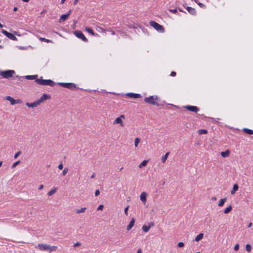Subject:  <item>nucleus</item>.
I'll list each match as a JSON object with an SVG mask.
<instances>
[{"label":"nucleus","mask_w":253,"mask_h":253,"mask_svg":"<svg viewBox=\"0 0 253 253\" xmlns=\"http://www.w3.org/2000/svg\"><path fill=\"white\" fill-rule=\"evenodd\" d=\"M56 191H57V188H54L47 193V195L48 196H51L53 194H54Z\"/></svg>","instance_id":"25"},{"label":"nucleus","mask_w":253,"mask_h":253,"mask_svg":"<svg viewBox=\"0 0 253 253\" xmlns=\"http://www.w3.org/2000/svg\"><path fill=\"white\" fill-rule=\"evenodd\" d=\"M140 140L138 137L135 139L134 145L135 147H137L138 144L140 142Z\"/></svg>","instance_id":"37"},{"label":"nucleus","mask_w":253,"mask_h":253,"mask_svg":"<svg viewBox=\"0 0 253 253\" xmlns=\"http://www.w3.org/2000/svg\"><path fill=\"white\" fill-rule=\"evenodd\" d=\"M150 226L146 225H144L142 226V230L144 232H148L150 229Z\"/></svg>","instance_id":"29"},{"label":"nucleus","mask_w":253,"mask_h":253,"mask_svg":"<svg viewBox=\"0 0 253 253\" xmlns=\"http://www.w3.org/2000/svg\"><path fill=\"white\" fill-rule=\"evenodd\" d=\"M184 246V244L183 242H179L177 244V246L179 248L183 247Z\"/></svg>","instance_id":"40"},{"label":"nucleus","mask_w":253,"mask_h":253,"mask_svg":"<svg viewBox=\"0 0 253 253\" xmlns=\"http://www.w3.org/2000/svg\"><path fill=\"white\" fill-rule=\"evenodd\" d=\"M239 249V245L238 244H237L234 248V249L235 251H237Z\"/></svg>","instance_id":"41"},{"label":"nucleus","mask_w":253,"mask_h":253,"mask_svg":"<svg viewBox=\"0 0 253 253\" xmlns=\"http://www.w3.org/2000/svg\"><path fill=\"white\" fill-rule=\"evenodd\" d=\"M3 27V25H2L1 23H0V28H2Z\"/></svg>","instance_id":"63"},{"label":"nucleus","mask_w":253,"mask_h":253,"mask_svg":"<svg viewBox=\"0 0 253 253\" xmlns=\"http://www.w3.org/2000/svg\"><path fill=\"white\" fill-rule=\"evenodd\" d=\"M185 109L191 112L197 113L199 111V108L195 106L187 105L184 107Z\"/></svg>","instance_id":"9"},{"label":"nucleus","mask_w":253,"mask_h":253,"mask_svg":"<svg viewBox=\"0 0 253 253\" xmlns=\"http://www.w3.org/2000/svg\"><path fill=\"white\" fill-rule=\"evenodd\" d=\"M2 164V162L0 161V167L1 166Z\"/></svg>","instance_id":"64"},{"label":"nucleus","mask_w":253,"mask_h":253,"mask_svg":"<svg viewBox=\"0 0 253 253\" xmlns=\"http://www.w3.org/2000/svg\"><path fill=\"white\" fill-rule=\"evenodd\" d=\"M126 95L128 96V97H129L130 98H138L141 97V94H138V93H132V92L127 93Z\"/></svg>","instance_id":"13"},{"label":"nucleus","mask_w":253,"mask_h":253,"mask_svg":"<svg viewBox=\"0 0 253 253\" xmlns=\"http://www.w3.org/2000/svg\"><path fill=\"white\" fill-rule=\"evenodd\" d=\"M39 40L42 41V42H45L47 43H49V42H52V41L51 40H49L48 39H46L44 38H40Z\"/></svg>","instance_id":"34"},{"label":"nucleus","mask_w":253,"mask_h":253,"mask_svg":"<svg viewBox=\"0 0 253 253\" xmlns=\"http://www.w3.org/2000/svg\"><path fill=\"white\" fill-rule=\"evenodd\" d=\"M68 170H69V169H68V168H64V169H63V170L62 171V175L63 176H65L67 174V173L68 172Z\"/></svg>","instance_id":"38"},{"label":"nucleus","mask_w":253,"mask_h":253,"mask_svg":"<svg viewBox=\"0 0 253 253\" xmlns=\"http://www.w3.org/2000/svg\"><path fill=\"white\" fill-rule=\"evenodd\" d=\"M81 245V244L80 242H77L74 245V247H77Z\"/></svg>","instance_id":"51"},{"label":"nucleus","mask_w":253,"mask_h":253,"mask_svg":"<svg viewBox=\"0 0 253 253\" xmlns=\"http://www.w3.org/2000/svg\"><path fill=\"white\" fill-rule=\"evenodd\" d=\"M147 195V194L146 193L142 192L140 196V200L144 203H145L146 201Z\"/></svg>","instance_id":"17"},{"label":"nucleus","mask_w":253,"mask_h":253,"mask_svg":"<svg viewBox=\"0 0 253 253\" xmlns=\"http://www.w3.org/2000/svg\"><path fill=\"white\" fill-rule=\"evenodd\" d=\"M128 208H129V206H127L125 208V213L126 215H127V214H128L127 211H128Z\"/></svg>","instance_id":"44"},{"label":"nucleus","mask_w":253,"mask_h":253,"mask_svg":"<svg viewBox=\"0 0 253 253\" xmlns=\"http://www.w3.org/2000/svg\"><path fill=\"white\" fill-rule=\"evenodd\" d=\"M85 30L88 32L89 34H90L92 36H94L95 35V33L93 31V30L90 28H88V27H86L85 28Z\"/></svg>","instance_id":"27"},{"label":"nucleus","mask_w":253,"mask_h":253,"mask_svg":"<svg viewBox=\"0 0 253 253\" xmlns=\"http://www.w3.org/2000/svg\"><path fill=\"white\" fill-rule=\"evenodd\" d=\"M17 10H18V8H17V7H14V8H13V10H14V11H17Z\"/></svg>","instance_id":"59"},{"label":"nucleus","mask_w":253,"mask_h":253,"mask_svg":"<svg viewBox=\"0 0 253 253\" xmlns=\"http://www.w3.org/2000/svg\"><path fill=\"white\" fill-rule=\"evenodd\" d=\"M229 155L230 151L228 150H226V151L221 152V155L223 158L227 157L229 156Z\"/></svg>","instance_id":"19"},{"label":"nucleus","mask_w":253,"mask_h":253,"mask_svg":"<svg viewBox=\"0 0 253 253\" xmlns=\"http://www.w3.org/2000/svg\"><path fill=\"white\" fill-rule=\"evenodd\" d=\"M65 0H61V2H60V3H61V4H63V3H64Z\"/></svg>","instance_id":"60"},{"label":"nucleus","mask_w":253,"mask_h":253,"mask_svg":"<svg viewBox=\"0 0 253 253\" xmlns=\"http://www.w3.org/2000/svg\"><path fill=\"white\" fill-rule=\"evenodd\" d=\"M232 207L231 205H230L225 209L224 212L225 213H228L231 211L232 210Z\"/></svg>","instance_id":"31"},{"label":"nucleus","mask_w":253,"mask_h":253,"mask_svg":"<svg viewBox=\"0 0 253 253\" xmlns=\"http://www.w3.org/2000/svg\"><path fill=\"white\" fill-rule=\"evenodd\" d=\"M103 207L104 206L103 205H100L97 208V210H102Z\"/></svg>","instance_id":"46"},{"label":"nucleus","mask_w":253,"mask_h":253,"mask_svg":"<svg viewBox=\"0 0 253 253\" xmlns=\"http://www.w3.org/2000/svg\"><path fill=\"white\" fill-rule=\"evenodd\" d=\"M208 133V131L206 129H201L198 130V133L200 135H202L204 134H207Z\"/></svg>","instance_id":"30"},{"label":"nucleus","mask_w":253,"mask_h":253,"mask_svg":"<svg viewBox=\"0 0 253 253\" xmlns=\"http://www.w3.org/2000/svg\"><path fill=\"white\" fill-rule=\"evenodd\" d=\"M252 223H250L249 225H248V227H251V226H252Z\"/></svg>","instance_id":"62"},{"label":"nucleus","mask_w":253,"mask_h":253,"mask_svg":"<svg viewBox=\"0 0 253 253\" xmlns=\"http://www.w3.org/2000/svg\"><path fill=\"white\" fill-rule=\"evenodd\" d=\"M22 0L25 2H28L29 1V0Z\"/></svg>","instance_id":"61"},{"label":"nucleus","mask_w":253,"mask_h":253,"mask_svg":"<svg viewBox=\"0 0 253 253\" xmlns=\"http://www.w3.org/2000/svg\"><path fill=\"white\" fill-rule=\"evenodd\" d=\"M71 12H72V10L70 9L67 13L65 14H62L60 16V18L59 19V22H60L61 21H65L68 18L69 16L70 15V14H71Z\"/></svg>","instance_id":"11"},{"label":"nucleus","mask_w":253,"mask_h":253,"mask_svg":"<svg viewBox=\"0 0 253 253\" xmlns=\"http://www.w3.org/2000/svg\"><path fill=\"white\" fill-rule=\"evenodd\" d=\"M74 34L78 37L79 39H81L82 41L84 42H87L88 40L86 38L83 33L79 30L75 31L74 32Z\"/></svg>","instance_id":"6"},{"label":"nucleus","mask_w":253,"mask_h":253,"mask_svg":"<svg viewBox=\"0 0 253 253\" xmlns=\"http://www.w3.org/2000/svg\"><path fill=\"white\" fill-rule=\"evenodd\" d=\"M176 75V72H175L174 71L171 72V73H170V76H172V77L175 76Z\"/></svg>","instance_id":"50"},{"label":"nucleus","mask_w":253,"mask_h":253,"mask_svg":"<svg viewBox=\"0 0 253 253\" xmlns=\"http://www.w3.org/2000/svg\"><path fill=\"white\" fill-rule=\"evenodd\" d=\"M148 162V160L143 161L139 165V168H142L143 167L146 166Z\"/></svg>","instance_id":"26"},{"label":"nucleus","mask_w":253,"mask_h":253,"mask_svg":"<svg viewBox=\"0 0 253 253\" xmlns=\"http://www.w3.org/2000/svg\"><path fill=\"white\" fill-rule=\"evenodd\" d=\"M149 23L150 25L153 27L157 31L161 33L164 32L165 28L162 25L154 21H151Z\"/></svg>","instance_id":"3"},{"label":"nucleus","mask_w":253,"mask_h":253,"mask_svg":"<svg viewBox=\"0 0 253 253\" xmlns=\"http://www.w3.org/2000/svg\"><path fill=\"white\" fill-rule=\"evenodd\" d=\"M35 82L40 85H49L50 86H53L55 84V83L51 80L42 79V77H41L40 79H36Z\"/></svg>","instance_id":"2"},{"label":"nucleus","mask_w":253,"mask_h":253,"mask_svg":"<svg viewBox=\"0 0 253 253\" xmlns=\"http://www.w3.org/2000/svg\"><path fill=\"white\" fill-rule=\"evenodd\" d=\"M1 33L6 36L7 38H8L9 39L12 40L13 41H17V38L12 34L7 32L6 30H2Z\"/></svg>","instance_id":"7"},{"label":"nucleus","mask_w":253,"mask_h":253,"mask_svg":"<svg viewBox=\"0 0 253 253\" xmlns=\"http://www.w3.org/2000/svg\"><path fill=\"white\" fill-rule=\"evenodd\" d=\"M38 77V75H27L25 77V79L27 80H34L36 79V78Z\"/></svg>","instance_id":"23"},{"label":"nucleus","mask_w":253,"mask_h":253,"mask_svg":"<svg viewBox=\"0 0 253 253\" xmlns=\"http://www.w3.org/2000/svg\"><path fill=\"white\" fill-rule=\"evenodd\" d=\"M186 9H187V10L188 11V12L192 14V15H195L196 14V10L195 9V8L192 7H190V6H187Z\"/></svg>","instance_id":"15"},{"label":"nucleus","mask_w":253,"mask_h":253,"mask_svg":"<svg viewBox=\"0 0 253 253\" xmlns=\"http://www.w3.org/2000/svg\"><path fill=\"white\" fill-rule=\"evenodd\" d=\"M14 74L15 71L13 70L0 71V76L5 79H8L10 77H12Z\"/></svg>","instance_id":"5"},{"label":"nucleus","mask_w":253,"mask_h":253,"mask_svg":"<svg viewBox=\"0 0 253 253\" xmlns=\"http://www.w3.org/2000/svg\"><path fill=\"white\" fill-rule=\"evenodd\" d=\"M21 154V152L20 151H18V152H17L15 155H14V158L15 159H16L17 158L18 156H19Z\"/></svg>","instance_id":"42"},{"label":"nucleus","mask_w":253,"mask_h":253,"mask_svg":"<svg viewBox=\"0 0 253 253\" xmlns=\"http://www.w3.org/2000/svg\"><path fill=\"white\" fill-rule=\"evenodd\" d=\"M19 48L21 50H26L27 49V47H24V46H19Z\"/></svg>","instance_id":"52"},{"label":"nucleus","mask_w":253,"mask_h":253,"mask_svg":"<svg viewBox=\"0 0 253 253\" xmlns=\"http://www.w3.org/2000/svg\"><path fill=\"white\" fill-rule=\"evenodd\" d=\"M119 118H121V119H122V118L125 119V116L124 115H121L120 116V117H119Z\"/></svg>","instance_id":"55"},{"label":"nucleus","mask_w":253,"mask_h":253,"mask_svg":"<svg viewBox=\"0 0 253 253\" xmlns=\"http://www.w3.org/2000/svg\"><path fill=\"white\" fill-rule=\"evenodd\" d=\"M79 0H74V1L73 4H74V5H76V4L78 3V2L79 1Z\"/></svg>","instance_id":"54"},{"label":"nucleus","mask_w":253,"mask_h":253,"mask_svg":"<svg viewBox=\"0 0 253 253\" xmlns=\"http://www.w3.org/2000/svg\"><path fill=\"white\" fill-rule=\"evenodd\" d=\"M169 154V152H167V153H166V154L164 156H163L162 157V162L163 163H165L166 160L168 158V157Z\"/></svg>","instance_id":"28"},{"label":"nucleus","mask_w":253,"mask_h":253,"mask_svg":"<svg viewBox=\"0 0 253 253\" xmlns=\"http://www.w3.org/2000/svg\"><path fill=\"white\" fill-rule=\"evenodd\" d=\"M211 200L213 201H215L216 200V198L215 197H212L211 198Z\"/></svg>","instance_id":"58"},{"label":"nucleus","mask_w":253,"mask_h":253,"mask_svg":"<svg viewBox=\"0 0 253 253\" xmlns=\"http://www.w3.org/2000/svg\"><path fill=\"white\" fill-rule=\"evenodd\" d=\"M137 253H142L141 250L140 249H139L137 251Z\"/></svg>","instance_id":"57"},{"label":"nucleus","mask_w":253,"mask_h":253,"mask_svg":"<svg viewBox=\"0 0 253 253\" xmlns=\"http://www.w3.org/2000/svg\"><path fill=\"white\" fill-rule=\"evenodd\" d=\"M58 84L61 86L67 88L71 90H74L78 88L75 84L72 83H58Z\"/></svg>","instance_id":"4"},{"label":"nucleus","mask_w":253,"mask_h":253,"mask_svg":"<svg viewBox=\"0 0 253 253\" xmlns=\"http://www.w3.org/2000/svg\"><path fill=\"white\" fill-rule=\"evenodd\" d=\"M169 11L172 12V13H176L177 12V9L176 8H175V9H170L169 10Z\"/></svg>","instance_id":"47"},{"label":"nucleus","mask_w":253,"mask_h":253,"mask_svg":"<svg viewBox=\"0 0 253 253\" xmlns=\"http://www.w3.org/2000/svg\"><path fill=\"white\" fill-rule=\"evenodd\" d=\"M85 210H86V208H82L80 209L77 210L76 212L77 213H81L84 212V211H85Z\"/></svg>","instance_id":"32"},{"label":"nucleus","mask_w":253,"mask_h":253,"mask_svg":"<svg viewBox=\"0 0 253 253\" xmlns=\"http://www.w3.org/2000/svg\"><path fill=\"white\" fill-rule=\"evenodd\" d=\"M144 101L148 104L156 105L157 106H160L159 103V98L157 96H150L148 97L144 98Z\"/></svg>","instance_id":"1"},{"label":"nucleus","mask_w":253,"mask_h":253,"mask_svg":"<svg viewBox=\"0 0 253 253\" xmlns=\"http://www.w3.org/2000/svg\"><path fill=\"white\" fill-rule=\"evenodd\" d=\"M22 100L20 99L15 100L16 104H20L22 103Z\"/></svg>","instance_id":"49"},{"label":"nucleus","mask_w":253,"mask_h":253,"mask_svg":"<svg viewBox=\"0 0 253 253\" xmlns=\"http://www.w3.org/2000/svg\"><path fill=\"white\" fill-rule=\"evenodd\" d=\"M43 188V185H41L39 187V190H42Z\"/></svg>","instance_id":"53"},{"label":"nucleus","mask_w":253,"mask_h":253,"mask_svg":"<svg viewBox=\"0 0 253 253\" xmlns=\"http://www.w3.org/2000/svg\"><path fill=\"white\" fill-rule=\"evenodd\" d=\"M203 236H204L203 233H200L196 237V238L195 239V241L196 242L199 241L200 240L202 239V238H203Z\"/></svg>","instance_id":"22"},{"label":"nucleus","mask_w":253,"mask_h":253,"mask_svg":"<svg viewBox=\"0 0 253 253\" xmlns=\"http://www.w3.org/2000/svg\"><path fill=\"white\" fill-rule=\"evenodd\" d=\"M114 124H120L122 126H124L122 119L119 117H118L115 119Z\"/></svg>","instance_id":"21"},{"label":"nucleus","mask_w":253,"mask_h":253,"mask_svg":"<svg viewBox=\"0 0 253 253\" xmlns=\"http://www.w3.org/2000/svg\"><path fill=\"white\" fill-rule=\"evenodd\" d=\"M148 226H150V228L151 227H153L154 226V223L153 222H149L148 224Z\"/></svg>","instance_id":"48"},{"label":"nucleus","mask_w":253,"mask_h":253,"mask_svg":"<svg viewBox=\"0 0 253 253\" xmlns=\"http://www.w3.org/2000/svg\"><path fill=\"white\" fill-rule=\"evenodd\" d=\"M226 201V198H224L223 199H221L219 201V202L218 203V206L222 207L224 204L225 202Z\"/></svg>","instance_id":"24"},{"label":"nucleus","mask_w":253,"mask_h":253,"mask_svg":"<svg viewBox=\"0 0 253 253\" xmlns=\"http://www.w3.org/2000/svg\"><path fill=\"white\" fill-rule=\"evenodd\" d=\"M195 2L196 3H197L201 8H205L206 7V5L202 3H201L198 0H194Z\"/></svg>","instance_id":"35"},{"label":"nucleus","mask_w":253,"mask_h":253,"mask_svg":"<svg viewBox=\"0 0 253 253\" xmlns=\"http://www.w3.org/2000/svg\"><path fill=\"white\" fill-rule=\"evenodd\" d=\"M95 196H98L100 194V191L99 190H96L94 193Z\"/></svg>","instance_id":"45"},{"label":"nucleus","mask_w":253,"mask_h":253,"mask_svg":"<svg viewBox=\"0 0 253 253\" xmlns=\"http://www.w3.org/2000/svg\"><path fill=\"white\" fill-rule=\"evenodd\" d=\"M238 188H239V186H238V184H234L233 185L232 190L231 191V194L232 195H233L235 193V192L238 190Z\"/></svg>","instance_id":"20"},{"label":"nucleus","mask_w":253,"mask_h":253,"mask_svg":"<svg viewBox=\"0 0 253 253\" xmlns=\"http://www.w3.org/2000/svg\"><path fill=\"white\" fill-rule=\"evenodd\" d=\"M243 131L249 135L253 134V130L249 128H244L243 129Z\"/></svg>","instance_id":"18"},{"label":"nucleus","mask_w":253,"mask_h":253,"mask_svg":"<svg viewBox=\"0 0 253 253\" xmlns=\"http://www.w3.org/2000/svg\"><path fill=\"white\" fill-rule=\"evenodd\" d=\"M40 104L39 103V101L37 100L34 101V102L33 103H29V102H27L26 103V105L28 107H31V108H34V107H36L37 106H38V105H39Z\"/></svg>","instance_id":"12"},{"label":"nucleus","mask_w":253,"mask_h":253,"mask_svg":"<svg viewBox=\"0 0 253 253\" xmlns=\"http://www.w3.org/2000/svg\"><path fill=\"white\" fill-rule=\"evenodd\" d=\"M57 246H51L49 245V252H51L52 251H55L57 249Z\"/></svg>","instance_id":"33"},{"label":"nucleus","mask_w":253,"mask_h":253,"mask_svg":"<svg viewBox=\"0 0 253 253\" xmlns=\"http://www.w3.org/2000/svg\"><path fill=\"white\" fill-rule=\"evenodd\" d=\"M50 98L51 96L49 95H47L46 94H43L40 97V98L38 99V101H39V103L41 104V103L43 102L46 100L50 99Z\"/></svg>","instance_id":"10"},{"label":"nucleus","mask_w":253,"mask_h":253,"mask_svg":"<svg viewBox=\"0 0 253 253\" xmlns=\"http://www.w3.org/2000/svg\"><path fill=\"white\" fill-rule=\"evenodd\" d=\"M36 248H38V249L41 251H48L49 245L39 244Z\"/></svg>","instance_id":"8"},{"label":"nucleus","mask_w":253,"mask_h":253,"mask_svg":"<svg viewBox=\"0 0 253 253\" xmlns=\"http://www.w3.org/2000/svg\"><path fill=\"white\" fill-rule=\"evenodd\" d=\"M20 163V161H17V162H16L12 164V166H11V168H15V167H16V166H17L18 164H19Z\"/></svg>","instance_id":"39"},{"label":"nucleus","mask_w":253,"mask_h":253,"mask_svg":"<svg viewBox=\"0 0 253 253\" xmlns=\"http://www.w3.org/2000/svg\"><path fill=\"white\" fill-rule=\"evenodd\" d=\"M5 99L6 100H8L10 101L11 105H13L14 104H16L15 102V99L13 98L12 97L10 96H7L5 97Z\"/></svg>","instance_id":"16"},{"label":"nucleus","mask_w":253,"mask_h":253,"mask_svg":"<svg viewBox=\"0 0 253 253\" xmlns=\"http://www.w3.org/2000/svg\"><path fill=\"white\" fill-rule=\"evenodd\" d=\"M135 219L134 218H132L129 222V224L127 226L126 229L127 231L130 230L132 227L134 226L135 223Z\"/></svg>","instance_id":"14"},{"label":"nucleus","mask_w":253,"mask_h":253,"mask_svg":"<svg viewBox=\"0 0 253 253\" xmlns=\"http://www.w3.org/2000/svg\"><path fill=\"white\" fill-rule=\"evenodd\" d=\"M58 168L59 169H62L63 168V164L61 162L58 166Z\"/></svg>","instance_id":"43"},{"label":"nucleus","mask_w":253,"mask_h":253,"mask_svg":"<svg viewBox=\"0 0 253 253\" xmlns=\"http://www.w3.org/2000/svg\"><path fill=\"white\" fill-rule=\"evenodd\" d=\"M95 175V174L94 173H93L91 175V178H94Z\"/></svg>","instance_id":"56"},{"label":"nucleus","mask_w":253,"mask_h":253,"mask_svg":"<svg viewBox=\"0 0 253 253\" xmlns=\"http://www.w3.org/2000/svg\"><path fill=\"white\" fill-rule=\"evenodd\" d=\"M246 249L248 253H250L252 250L251 246L250 244H247L246 245Z\"/></svg>","instance_id":"36"}]
</instances>
